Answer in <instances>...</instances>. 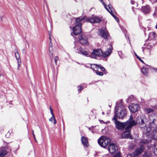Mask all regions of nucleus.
<instances>
[{
  "label": "nucleus",
  "instance_id": "1",
  "mask_svg": "<svg viewBox=\"0 0 157 157\" xmlns=\"http://www.w3.org/2000/svg\"><path fill=\"white\" fill-rule=\"evenodd\" d=\"M113 120L114 121L116 128L118 130L123 129L124 128L125 130H128L138 124L143 125L144 124V121L146 120V119L139 116L137 117L135 121L133 120L132 115L130 116L129 119L127 121L124 123L117 121L116 116H114Z\"/></svg>",
  "mask_w": 157,
  "mask_h": 157
},
{
  "label": "nucleus",
  "instance_id": "2",
  "mask_svg": "<svg viewBox=\"0 0 157 157\" xmlns=\"http://www.w3.org/2000/svg\"><path fill=\"white\" fill-rule=\"evenodd\" d=\"M115 109L116 114L114 116L119 119H122L127 114L126 109L123 105V101L121 100L117 102Z\"/></svg>",
  "mask_w": 157,
  "mask_h": 157
},
{
  "label": "nucleus",
  "instance_id": "3",
  "mask_svg": "<svg viewBox=\"0 0 157 157\" xmlns=\"http://www.w3.org/2000/svg\"><path fill=\"white\" fill-rule=\"evenodd\" d=\"M84 19V17H83L81 18H76L75 21L76 23L75 26L73 28V34L77 35L82 31L81 29V22Z\"/></svg>",
  "mask_w": 157,
  "mask_h": 157
},
{
  "label": "nucleus",
  "instance_id": "4",
  "mask_svg": "<svg viewBox=\"0 0 157 157\" xmlns=\"http://www.w3.org/2000/svg\"><path fill=\"white\" fill-rule=\"evenodd\" d=\"M155 119H153L151 123H149V127L148 128H148H150V129L151 128L155 127ZM150 133V132H149L148 131V137L155 140H157V128L153 130L151 134Z\"/></svg>",
  "mask_w": 157,
  "mask_h": 157
},
{
  "label": "nucleus",
  "instance_id": "5",
  "mask_svg": "<svg viewBox=\"0 0 157 157\" xmlns=\"http://www.w3.org/2000/svg\"><path fill=\"white\" fill-rule=\"evenodd\" d=\"M111 140L108 137L102 136L98 140L99 145L101 147L105 148L110 142Z\"/></svg>",
  "mask_w": 157,
  "mask_h": 157
},
{
  "label": "nucleus",
  "instance_id": "6",
  "mask_svg": "<svg viewBox=\"0 0 157 157\" xmlns=\"http://www.w3.org/2000/svg\"><path fill=\"white\" fill-rule=\"evenodd\" d=\"M151 151V155H153L154 154L157 156V144H151L148 143V151Z\"/></svg>",
  "mask_w": 157,
  "mask_h": 157
},
{
  "label": "nucleus",
  "instance_id": "7",
  "mask_svg": "<svg viewBox=\"0 0 157 157\" xmlns=\"http://www.w3.org/2000/svg\"><path fill=\"white\" fill-rule=\"evenodd\" d=\"M102 56V52L101 49H94L90 55V57L93 58H96L97 57Z\"/></svg>",
  "mask_w": 157,
  "mask_h": 157
},
{
  "label": "nucleus",
  "instance_id": "8",
  "mask_svg": "<svg viewBox=\"0 0 157 157\" xmlns=\"http://www.w3.org/2000/svg\"><path fill=\"white\" fill-rule=\"evenodd\" d=\"M108 148L109 152L111 154L115 153L117 151V148L116 145L112 143L109 144Z\"/></svg>",
  "mask_w": 157,
  "mask_h": 157
},
{
  "label": "nucleus",
  "instance_id": "9",
  "mask_svg": "<svg viewBox=\"0 0 157 157\" xmlns=\"http://www.w3.org/2000/svg\"><path fill=\"white\" fill-rule=\"evenodd\" d=\"M87 22H89L91 23H99L101 21L100 18L97 17H91L86 19Z\"/></svg>",
  "mask_w": 157,
  "mask_h": 157
},
{
  "label": "nucleus",
  "instance_id": "10",
  "mask_svg": "<svg viewBox=\"0 0 157 157\" xmlns=\"http://www.w3.org/2000/svg\"><path fill=\"white\" fill-rule=\"evenodd\" d=\"M79 41L82 45H87L88 44L87 37L85 35H82L79 37Z\"/></svg>",
  "mask_w": 157,
  "mask_h": 157
},
{
  "label": "nucleus",
  "instance_id": "11",
  "mask_svg": "<svg viewBox=\"0 0 157 157\" xmlns=\"http://www.w3.org/2000/svg\"><path fill=\"white\" fill-rule=\"evenodd\" d=\"M98 33L101 36L105 39L107 38L109 35V33L106 28L105 27L102 28L101 30H99L98 31Z\"/></svg>",
  "mask_w": 157,
  "mask_h": 157
},
{
  "label": "nucleus",
  "instance_id": "12",
  "mask_svg": "<svg viewBox=\"0 0 157 157\" xmlns=\"http://www.w3.org/2000/svg\"><path fill=\"white\" fill-rule=\"evenodd\" d=\"M128 108L131 112L135 113L140 109L139 105L137 104H131L128 106Z\"/></svg>",
  "mask_w": 157,
  "mask_h": 157
},
{
  "label": "nucleus",
  "instance_id": "13",
  "mask_svg": "<svg viewBox=\"0 0 157 157\" xmlns=\"http://www.w3.org/2000/svg\"><path fill=\"white\" fill-rule=\"evenodd\" d=\"M90 65L91 69L95 71H97L99 69H100L102 71H105V68L101 65L93 64Z\"/></svg>",
  "mask_w": 157,
  "mask_h": 157
},
{
  "label": "nucleus",
  "instance_id": "14",
  "mask_svg": "<svg viewBox=\"0 0 157 157\" xmlns=\"http://www.w3.org/2000/svg\"><path fill=\"white\" fill-rule=\"evenodd\" d=\"M130 129L126 130V131H124L122 134V136L123 138H129L131 139H132L131 136L130 134Z\"/></svg>",
  "mask_w": 157,
  "mask_h": 157
},
{
  "label": "nucleus",
  "instance_id": "15",
  "mask_svg": "<svg viewBox=\"0 0 157 157\" xmlns=\"http://www.w3.org/2000/svg\"><path fill=\"white\" fill-rule=\"evenodd\" d=\"M79 51L81 54H82L83 55L86 56H90V55L89 54V52L86 51L85 49L80 48H79Z\"/></svg>",
  "mask_w": 157,
  "mask_h": 157
},
{
  "label": "nucleus",
  "instance_id": "16",
  "mask_svg": "<svg viewBox=\"0 0 157 157\" xmlns=\"http://www.w3.org/2000/svg\"><path fill=\"white\" fill-rule=\"evenodd\" d=\"M15 55L16 59L18 62V68L21 63V60L20 59L19 55L17 50H16L15 52Z\"/></svg>",
  "mask_w": 157,
  "mask_h": 157
},
{
  "label": "nucleus",
  "instance_id": "17",
  "mask_svg": "<svg viewBox=\"0 0 157 157\" xmlns=\"http://www.w3.org/2000/svg\"><path fill=\"white\" fill-rule=\"evenodd\" d=\"M112 52V51L110 48H108L104 52H102V56L104 57H106L109 56Z\"/></svg>",
  "mask_w": 157,
  "mask_h": 157
},
{
  "label": "nucleus",
  "instance_id": "18",
  "mask_svg": "<svg viewBox=\"0 0 157 157\" xmlns=\"http://www.w3.org/2000/svg\"><path fill=\"white\" fill-rule=\"evenodd\" d=\"M82 142L84 146L88 147L89 145L88 140L86 137L83 136L81 139Z\"/></svg>",
  "mask_w": 157,
  "mask_h": 157
},
{
  "label": "nucleus",
  "instance_id": "19",
  "mask_svg": "<svg viewBox=\"0 0 157 157\" xmlns=\"http://www.w3.org/2000/svg\"><path fill=\"white\" fill-rule=\"evenodd\" d=\"M135 98L133 95H131L128 97V98L126 99V101L128 103L132 102L135 100Z\"/></svg>",
  "mask_w": 157,
  "mask_h": 157
},
{
  "label": "nucleus",
  "instance_id": "20",
  "mask_svg": "<svg viewBox=\"0 0 157 157\" xmlns=\"http://www.w3.org/2000/svg\"><path fill=\"white\" fill-rule=\"evenodd\" d=\"M143 148L144 147L141 146L139 148L137 149L135 151L136 155H138L140 154L143 151Z\"/></svg>",
  "mask_w": 157,
  "mask_h": 157
},
{
  "label": "nucleus",
  "instance_id": "21",
  "mask_svg": "<svg viewBox=\"0 0 157 157\" xmlns=\"http://www.w3.org/2000/svg\"><path fill=\"white\" fill-rule=\"evenodd\" d=\"M113 157H121L120 152H118L116 154L114 155ZM126 157H134V154H129Z\"/></svg>",
  "mask_w": 157,
  "mask_h": 157
},
{
  "label": "nucleus",
  "instance_id": "22",
  "mask_svg": "<svg viewBox=\"0 0 157 157\" xmlns=\"http://www.w3.org/2000/svg\"><path fill=\"white\" fill-rule=\"evenodd\" d=\"M155 33L154 32L150 33H149L148 37L149 40H153L155 38Z\"/></svg>",
  "mask_w": 157,
  "mask_h": 157
},
{
  "label": "nucleus",
  "instance_id": "23",
  "mask_svg": "<svg viewBox=\"0 0 157 157\" xmlns=\"http://www.w3.org/2000/svg\"><path fill=\"white\" fill-rule=\"evenodd\" d=\"M49 40H50V43H49V51L50 54H51L52 55V58H53V54L51 52V51L52 50V44L51 42L52 40L50 36H49Z\"/></svg>",
  "mask_w": 157,
  "mask_h": 157
},
{
  "label": "nucleus",
  "instance_id": "24",
  "mask_svg": "<svg viewBox=\"0 0 157 157\" xmlns=\"http://www.w3.org/2000/svg\"><path fill=\"white\" fill-rule=\"evenodd\" d=\"M141 71L143 75L145 76L147 75V71L146 68L143 67L142 68Z\"/></svg>",
  "mask_w": 157,
  "mask_h": 157
},
{
  "label": "nucleus",
  "instance_id": "25",
  "mask_svg": "<svg viewBox=\"0 0 157 157\" xmlns=\"http://www.w3.org/2000/svg\"><path fill=\"white\" fill-rule=\"evenodd\" d=\"M7 154V151L5 150L2 151L0 153V157H3Z\"/></svg>",
  "mask_w": 157,
  "mask_h": 157
},
{
  "label": "nucleus",
  "instance_id": "26",
  "mask_svg": "<svg viewBox=\"0 0 157 157\" xmlns=\"http://www.w3.org/2000/svg\"><path fill=\"white\" fill-rule=\"evenodd\" d=\"M142 11L145 14H146L147 12V6H144L142 8Z\"/></svg>",
  "mask_w": 157,
  "mask_h": 157
},
{
  "label": "nucleus",
  "instance_id": "27",
  "mask_svg": "<svg viewBox=\"0 0 157 157\" xmlns=\"http://www.w3.org/2000/svg\"><path fill=\"white\" fill-rule=\"evenodd\" d=\"M53 120H54V122H53L54 124H56V121L55 119L54 115V116H53V117L52 116V117H51V118H50L49 120L50 121L52 122Z\"/></svg>",
  "mask_w": 157,
  "mask_h": 157
},
{
  "label": "nucleus",
  "instance_id": "28",
  "mask_svg": "<svg viewBox=\"0 0 157 157\" xmlns=\"http://www.w3.org/2000/svg\"><path fill=\"white\" fill-rule=\"evenodd\" d=\"M135 55L137 58L141 62L143 63H144V61L136 54V52H135Z\"/></svg>",
  "mask_w": 157,
  "mask_h": 157
},
{
  "label": "nucleus",
  "instance_id": "29",
  "mask_svg": "<svg viewBox=\"0 0 157 157\" xmlns=\"http://www.w3.org/2000/svg\"><path fill=\"white\" fill-rule=\"evenodd\" d=\"M108 7L110 10V11H111L112 12L114 10L113 8L112 7V6L110 4H109L108 5Z\"/></svg>",
  "mask_w": 157,
  "mask_h": 157
},
{
  "label": "nucleus",
  "instance_id": "30",
  "mask_svg": "<svg viewBox=\"0 0 157 157\" xmlns=\"http://www.w3.org/2000/svg\"><path fill=\"white\" fill-rule=\"evenodd\" d=\"M107 10V11L109 12L111 14V15H112V16L114 18V17H115L116 16H115V15L113 13L114 12V11H110L107 8V10Z\"/></svg>",
  "mask_w": 157,
  "mask_h": 157
},
{
  "label": "nucleus",
  "instance_id": "31",
  "mask_svg": "<svg viewBox=\"0 0 157 157\" xmlns=\"http://www.w3.org/2000/svg\"><path fill=\"white\" fill-rule=\"evenodd\" d=\"M96 73L97 75H99V76H102L103 75V74L102 72H100L98 71V70L97 71H96Z\"/></svg>",
  "mask_w": 157,
  "mask_h": 157
},
{
  "label": "nucleus",
  "instance_id": "32",
  "mask_svg": "<svg viewBox=\"0 0 157 157\" xmlns=\"http://www.w3.org/2000/svg\"><path fill=\"white\" fill-rule=\"evenodd\" d=\"M155 109V107H154V109H148V113L151 112H153L154 111V110Z\"/></svg>",
  "mask_w": 157,
  "mask_h": 157
},
{
  "label": "nucleus",
  "instance_id": "33",
  "mask_svg": "<svg viewBox=\"0 0 157 157\" xmlns=\"http://www.w3.org/2000/svg\"><path fill=\"white\" fill-rule=\"evenodd\" d=\"M100 0V2H101V3H102L103 4L106 10H107L108 8H107V7L106 6V5L105 4V3L104 2V1L103 0Z\"/></svg>",
  "mask_w": 157,
  "mask_h": 157
},
{
  "label": "nucleus",
  "instance_id": "34",
  "mask_svg": "<svg viewBox=\"0 0 157 157\" xmlns=\"http://www.w3.org/2000/svg\"><path fill=\"white\" fill-rule=\"evenodd\" d=\"M55 62L56 64H57V61L59 60V58L57 56H56L54 59Z\"/></svg>",
  "mask_w": 157,
  "mask_h": 157
},
{
  "label": "nucleus",
  "instance_id": "35",
  "mask_svg": "<svg viewBox=\"0 0 157 157\" xmlns=\"http://www.w3.org/2000/svg\"><path fill=\"white\" fill-rule=\"evenodd\" d=\"M50 112H51V114L52 115V117H53L54 116V114L53 113V110L52 109H50Z\"/></svg>",
  "mask_w": 157,
  "mask_h": 157
},
{
  "label": "nucleus",
  "instance_id": "36",
  "mask_svg": "<svg viewBox=\"0 0 157 157\" xmlns=\"http://www.w3.org/2000/svg\"><path fill=\"white\" fill-rule=\"evenodd\" d=\"M114 18L117 22H119V19L117 17L115 16L114 17Z\"/></svg>",
  "mask_w": 157,
  "mask_h": 157
},
{
  "label": "nucleus",
  "instance_id": "37",
  "mask_svg": "<svg viewBox=\"0 0 157 157\" xmlns=\"http://www.w3.org/2000/svg\"><path fill=\"white\" fill-rule=\"evenodd\" d=\"M78 87H79V89H78V90H82L83 89V87L81 86H79Z\"/></svg>",
  "mask_w": 157,
  "mask_h": 157
},
{
  "label": "nucleus",
  "instance_id": "38",
  "mask_svg": "<svg viewBox=\"0 0 157 157\" xmlns=\"http://www.w3.org/2000/svg\"><path fill=\"white\" fill-rule=\"evenodd\" d=\"M152 3H154L157 2V0H149Z\"/></svg>",
  "mask_w": 157,
  "mask_h": 157
},
{
  "label": "nucleus",
  "instance_id": "39",
  "mask_svg": "<svg viewBox=\"0 0 157 157\" xmlns=\"http://www.w3.org/2000/svg\"><path fill=\"white\" fill-rule=\"evenodd\" d=\"M100 122L101 123L105 124V123H105V122L103 120L100 121Z\"/></svg>",
  "mask_w": 157,
  "mask_h": 157
},
{
  "label": "nucleus",
  "instance_id": "40",
  "mask_svg": "<svg viewBox=\"0 0 157 157\" xmlns=\"http://www.w3.org/2000/svg\"><path fill=\"white\" fill-rule=\"evenodd\" d=\"M147 49L146 48V47H143L142 48V50H143V51L144 52V50L145 49Z\"/></svg>",
  "mask_w": 157,
  "mask_h": 157
},
{
  "label": "nucleus",
  "instance_id": "41",
  "mask_svg": "<svg viewBox=\"0 0 157 157\" xmlns=\"http://www.w3.org/2000/svg\"><path fill=\"white\" fill-rule=\"evenodd\" d=\"M154 46V44H153V45H151H151H149V46L151 47V48H152L153 46Z\"/></svg>",
  "mask_w": 157,
  "mask_h": 157
},
{
  "label": "nucleus",
  "instance_id": "42",
  "mask_svg": "<svg viewBox=\"0 0 157 157\" xmlns=\"http://www.w3.org/2000/svg\"><path fill=\"white\" fill-rule=\"evenodd\" d=\"M146 155V154L145 153L144 154V155L143 156V157H147Z\"/></svg>",
  "mask_w": 157,
  "mask_h": 157
},
{
  "label": "nucleus",
  "instance_id": "43",
  "mask_svg": "<svg viewBox=\"0 0 157 157\" xmlns=\"http://www.w3.org/2000/svg\"><path fill=\"white\" fill-rule=\"evenodd\" d=\"M33 136L34 138V139H35V135L34 134V133H33Z\"/></svg>",
  "mask_w": 157,
  "mask_h": 157
},
{
  "label": "nucleus",
  "instance_id": "44",
  "mask_svg": "<svg viewBox=\"0 0 157 157\" xmlns=\"http://www.w3.org/2000/svg\"><path fill=\"white\" fill-rule=\"evenodd\" d=\"M134 1H131V3H132V4H134Z\"/></svg>",
  "mask_w": 157,
  "mask_h": 157
},
{
  "label": "nucleus",
  "instance_id": "45",
  "mask_svg": "<svg viewBox=\"0 0 157 157\" xmlns=\"http://www.w3.org/2000/svg\"><path fill=\"white\" fill-rule=\"evenodd\" d=\"M149 7L148 6V9H147V10H148V12L150 11L149 10Z\"/></svg>",
  "mask_w": 157,
  "mask_h": 157
},
{
  "label": "nucleus",
  "instance_id": "46",
  "mask_svg": "<svg viewBox=\"0 0 157 157\" xmlns=\"http://www.w3.org/2000/svg\"><path fill=\"white\" fill-rule=\"evenodd\" d=\"M34 139L35 141L36 142H37V140H36V138H35V139Z\"/></svg>",
  "mask_w": 157,
  "mask_h": 157
},
{
  "label": "nucleus",
  "instance_id": "47",
  "mask_svg": "<svg viewBox=\"0 0 157 157\" xmlns=\"http://www.w3.org/2000/svg\"><path fill=\"white\" fill-rule=\"evenodd\" d=\"M150 66H148V68H147V69H149V68H150Z\"/></svg>",
  "mask_w": 157,
  "mask_h": 157
},
{
  "label": "nucleus",
  "instance_id": "48",
  "mask_svg": "<svg viewBox=\"0 0 157 157\" xmlns=\"http://www.w3.org/2000/svg\"><path fill=\"white\" fill-rule=\"evenodd\" d=\"M155 71L156 72H157V70H156V69L155 70Z\"/></svg>",
  "mask_w": 157,
  "mask_h": 157
},
{
  "label": "nucleus",
  "instance_id": "49",
  "mask_svg": "<svg viewBox=\"0 0 157 157\" xmlns=\"http://www.w3.org/2000/svg\"><path fill=\"white\" fill-rule=\"evenodd\" d=\"M50 109H52V108H51V106H50Z\"/></svg>",
  "mask_w": 157,
  "mask_h": 157
},
{
  "label": "nucleus",
  "instance_id": "50",
  "mask_svg": "<svg viewBox=\"0 0 157 157\" xmlns=\"http://www.w3.org/2000/svg\"><path fill=\"white\" fill-rule=\"evenodd\" d=\"M104 113H104V112H102V114L103 115H104Z\"/></svg>",
  "mask_w": 157,
  "mask_h": 157
},
{
  "label": "nucleus",
  "instance_id": "51",
  "mask_svg": "<svg viewBox=\"0 0 157 157\" xmlns=\"http://www.w3.org/2000/svg\"><path fill=\"white\" fill-rule=\"evenodd\" d=\"M3 17H1V20L2 21V18Z\"/></svg>",
  "mask_w": 157,
  "mask_h": 157
},
{
  "label": "nucleus",
  "instance_id": "52",
  "mask_svg": "<svg viewBox=\"0 0 157 157\" xmlns=\"http://www.w3.org/2000/svg\"><path fill=\"white\" fill-rule=\"evenodd\" d=\"M32 133L33 134V133H34V131L33 130H32Z\"/></svg>",
  "mask_w": 157,
  "mask_h": 157
},
{
  "label": "nucleus",
  "instance_id": "53",
  "mask_svg": "<svg viewBox=\"0 0 157 157\" xmlns=\"http://www.w3.org/2000/svg\"><path fill=\"white\" fill-rule=\"evenodd\" d=\"M105 157H109L108 156H105Z\"/></svg>",
  "mask_w": 157,
  "mask_h": 157
},
{
  "label": "nucleus",
  "instance_id": "54",
  "mask_svg": "<svg viewBox=\"0 0 157 157\" xmlns=\"http://www.w3.org/2000/svg\"><path fill=\"white\" fill-rule=\"evenodd\" d=\"M149 156H148H148H147V157H149Z\"/></svg>",
  "mask_w": 157,
  "mask_h": 157
}]
</instances>
